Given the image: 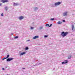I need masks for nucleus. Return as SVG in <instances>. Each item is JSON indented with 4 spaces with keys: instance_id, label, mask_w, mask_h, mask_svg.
<instances>
[{
    "instance_id": "obj_13",
    "label": "nucleus",
    "mask_w": 75,
    "mask_h": 75,
    "mask_svg": "<svg viewBox=\"0 0 75 75\" xmlns=\"http://www.w3.org/2000/svg\"><path fill=\"white\" fill-rule=\"evenodd\" d=\"M71 58V56H69L68 57V59H70Z\"/></svg>"
},
{
    "instance_id": "obj_15",
    "label": "nucleus",
    "mask_w": 75,
    "mask_h": 75,
    "mask_svg": "<svg viewBox=\"0 0 75 75\" xmlns=\"http://www.w3.org/2000/svg\"><path fill=\"white\" fill-rule=\"evenodd\" d=\"M46 27H48V26H49V24H47L46 25Z\"/></svg>"
},
{
    "instance_id": "obj_14",
    "label": "nucleus",
    "mask_w": 75,
    "mask_h": 75,
    "mask_svg": "<svg viewBox=\"0 0 75 75\" xmlns=\"http://www.w3.org/2000/svg\"><path fill=\"white\" fill-rule=\"evenodd\" d=\"M9 57H10V55L8 54V55H7V57H6L7 58H8Z\"/></svg>"
},
{
    "instance_id": "obj_11",
    "label": "nucleus",
    "mask_w": 75,
    "mask_h": 75,
    "mask_svg": "<svg viewBox=\"0 0 75 75\" xmlns=\"http://www.w3.org/2000/svg\"><path fill=\"white\" fill-rule=\"evenodd\" d=\"M17 5H18V4L16 3H14L13 4V6H17Z\"/></svg>"
},
{
    "instance_id": "obj_10",
    "label": "nucleus",
    "mask_w": 75,
    "mask_h": 75,
    "mask_svg": "<svg viewBox=\"0 0 75 75\" xmlns=\"http://www.w3.org/2000/svg\"><path fill=\"white\" fill-rule=\"evenodd\" d=\"M25 54V52L22 53H21L20 55H24V54Z\"/></svg>"
},
{
    "instance_id": "obj_19",
    "label": "nucleus",
    "mask_w": 75,
    "mask_h": 75,
    "mask_svg": "<svg viewBox=\"0 0 75 75\" xmlns=\"http://www.w3.org/2000/svg\"><path fill=\"white\" fill-rule=\"evenodd\" d=\"M50 20H54V18H51Z\"/></svg>"
},
{
    "instance_id": "obj_29",
    "label": "nucleus",
    "mask_w": 75,
    "mask_h": 75,
    "mask_svg": "<svg viewBox=\"0 0 75 75\" xmlns=\"http://www.w3.org/2000/svg\"><path fill=\"white\" fill-rule=\"evenodd\" d=\"M30 41V40H28V41Z\"/></svg>"
},
{
    "instance_id": "obj_6",
    "label": "nucleus",
    "mask_w": 75,
    "mask_h": 75,
    "mask_svg": "<svg viewBox=\"0 0 75 75\" xmlns=\"http://www.w3.org/2000/svg\"><path fill=\"white\" fill-rule=\"evenodd\" d=\"M67 63H68V60H65L64 62H62V64H67Z\"/></svg>"
},
{
    "instance_id": "obj_32",
    "label": "nucleus",
    "mask_w": 75,
    "mask_h": 75,
    "mask_svg": "<svg viewBox=\"0 0 75 75\" xmlns=\"http://www.w3.org/2000/svg\"><path fill=\"white\" fill-rule=\"evenodd\" d=\"M36 8L37 9V8Z\"/></svg>"
},
{
    "instance_id": "obj_5",
    "label": "nucleus",
    "mask_w": 75,
    "mask_h": 75,
    "mask_svg": "<svg viewBox=\"0 0 75 75\" xmlns=\"http://www.w3.org/2000/svg\"><path fill=\"white\" fill-rule=\"evenodd\" d=\"M23 18H24V17L22 16L19 17V19L20 20H22V19H23Z\"/></svg>"
},
{
    "instance_id": "obj_26",
    "label": "nucleus",
    "mask_w": 75,
    "mask_h": 75,
    "mask_svg": "<svg viewBox=\"0 0 75 75\" xmlns=\"http://www.w3.org/2000/svg\"><path fill=\"white\" fill-rule=\"evenodd\" d=\"M4 58V59H7V57H6V58Z\"/></svg>"
},
{
    "instance_id": "obj_3",
    "label": "nucleus",
    "mask_w": 75,
    "mask_h": 75,
    "mask_svg": "<svg viewBox=\"0 0 75 75\" xmlns=\"http://www.w3.org/2000/svg\"><path fill=\"white\" fill-rule=\"evenodd\" d=\"M1 1L3 3H6L7 2H8V0H2Z\"/></svg>"
},
{
    "instance_id": "obj_31",
    "label": "nucleus",
    "mask_w": 75,
    "mask_h": 75,
    "mask_svg": "<svg viewBox=\"0 0 75 75\" xmlns=\"http://www.w3.org/2000/svg\"><path fill=\"white\" fill-rule=\"evenodd\" d=\"M41 28H42V27H41Z\"/></svg>"
},
{
    "instance_id": "obj_30",
    "label": "nucleus",
    "mask_w": 75,
    "mask_h": 75,
    "mask_svg": "<svg viewBox=\"0 0 75 75\" xmlns=\"http://www.w3.org/2000/svg\"><path fill=\"white\" fill-rule=\"evenodd\" d=\"M23 69H25V68H23Z\"/></svg>"
},
{
    "instance_id": "obj_1",
    "label": "nucleus",
    "mask_w": 75,
    "mask_h": 75,
    "mask_svg": "<svg viewBox=\"0 0 75 75\" xmlns=\"http://www.w3.org/2000/svg\"><path fill=\"white\" fill-rule=\"evenodd\" d=\"M68 34V33L67 32H62L61 34V35L63 37H66L67 35Z\"/></svg>"
},
{
    "instance_id": "obj_22",
    "label": "nucleus",
    "mask_w": 75,
    "mask_h": 75,
    "mask_svg": "<svg viewBox=\"0 0 75 75\" xmlns=\"http://www.w3.org/2000/svg\"><path fill=\"white\" fill-rule=\"evenodd\" d=\"M47 37H48V36H47V35L45 36V37L46 38Z\"/></svg>"
},
{
    "instance_id": "obj_21",
    "label": "nucleus",
    "mask_w": 75,
    "mask_h": 75,
    "mask_svg": "<svg viewBox=\"0 0 75 75\" xmlns=\"http://www.w3.org/2000/svg\"><path fill=\"white\" fill-rule=\"evenodd\" d=\"M1 16H3V13H2L1 14Z\"/></svg>"
},
{
    "instance_id": "obj_20",
    "label": "nucleus",
    "mask_w": 75,
    "mask_h": 75,
    "mask_svg": "<svg viewBox=\"0 0 75 75\" xmlns=\"http://www.w3.org/2000/svg\"><path fill=\"white\" fill-rule=\"evenodd\" d=\"M33 28H33V27H31V30H33Z\"/></svg>"
},
{
    "instance_id": "obj_18",
    "label": "nucleus",
    "mask_w": 75,
    "mask_h": 75,
    "mask_svg": "<svg viewBox=\"0 0 75 75\" xmlns=\"http://www.w3.org/2000/svg\"><path fill=\"white\" fill-rule=\"evenodd\" d=\"M5 10H7V7H5Z\"/></svg>"
},
{
    "instance_id": "obj_7",
    "label": "nucleus",
    "mask_w": 75,
    "mask_h": 75,
    "mask_svg": "<svg viewBox=\"0 0 75 75\" xmlns=\"http://www.w3.org/2000/svg\"><path fill=\"white\" fill-rule=\"evenodd\" d=\"M64 16H67V12H65L63 13Z\"/></svg>"
},
{
    "instance_id": "obj_16",
    "label": "nucleus",
    "mask_w": 75,
    "mask_h": 75,
    "mask_svg": "<svg viewBox=\"0 0 75 75\" xmlns=\"http://www.w3.org/2000/svg\"><path fill=\"white\" fill-rule=\"evenodd\" d=\"M18 38V37L16 36V37H15L14 38L16 39V38Z\"/></svg>"
},
{
    "instance_id": "obj_25",
    "label": "nucleus",
    "mask_w": 75,
    "mask_h": 75,
    "mask_svg": "<svg viewBox=\"0 0 75 75\" xmlns=\"http://www.w3.org/2000/svg\"><path fill=\"white\" fill-rule=\"evenodd\" d=\"M1 5H2V4H0V6H1Z\"/></svg>"
},
{
    "instance_id": "obj_4",
    "label": "nucleus",
    "mask_w": 75,
    "mask_h": 75,
    "mask_svg": "<svg viewBox=\"0 0 75 75\" xmlns=\"http://www.w3.org/2000/svg\"><path fill=\"white\" fill-rule=\"evenodd\" d=\"M12 59H13V58H8L7 60L6 61H12Z\"/></svg>"
},
{
    "instance_id": "obj_27",
    "label": "nucleus",
    "mask_w": 75,
    "mask_h": 75,
    "mask_svg": "<svg viewBox=\"0 0 75 75\" xmlns=\"http://www.w3.org/2000/svg\"><path fill=\"white\" fill-rule=\"evenodd\" d=\"M2 69H3V70H4V68H2Z\"/></svg>"
},
{
    "instance_id": "obj_8",
    "label": "nucleus",
    "mask_w": 75,
    "mask_h": 75,
    "mask_svg": "<svg viewBox=\"0 0 75 75\" xmlns=\"http://www.w3.org/2000/svg\"><path fill=\"white\" fill-rule=\"evenodd\" d=\"M62 23V22L60 21H59L58 22H57V24H61Z\"/></svg>"
},
{
    "instance_id": "obj_17",
    "label": "nucleus",
    "mask_w": 75,
    "mask_h": 75,
    "mask_svg": "<svg viewBox=\"0 0 75 75\" xmlns=\"http://www.w3.org/2000/svg\"><path fill=\"white\" fill-rule=\"evenodd\" d=\"M28 47H26L25 48V50H28Z\"/></svg>"
},
{
    "instance_id": "obj_2",
    "label": "nucleus",
    "mask_w": 75,
    "mask_h": 75,
    "mask_svg": "<svg viewBox=\"0 0 75 75\" xmlns=\"http://www.w3.org/2000/svg\"><path fill=\"white\" fill-rule=\"evenodd\" d=\"M61 4V2H60L56 3H55V6H58L59 5V4Z\"/></svg>"
},
{
    "instance_id": "obj_9",
    "label": "nucleus",
    "mask_w": 75,
    "mask_h": 75,
    "mask_svg": "<svg viewBox=\"0 0 75 75\" xmlns=\"http://www.w3.org/2000/svg\"><path fill=\"white\" fill-rule=\"evenodd\" d=\"M39 37L38 36H36L33 38V39H36L37 38H38Z\"/></svg>"
},
{
    "instance_id": "obj_24",
    "label": "nucleus",
    "mask_w": 75,
    "mask_h": 75,
    "mask_svg": "<svg viewBox=\"0 0 75 75\" xmlns=\"http://www.w3.org/2000/svg\"><path fill=\"white\" fill-rule=\"evenodd\" d=\"M63 22H65V20H63L62 21Z\"/></svg>"
},
{
    "instance_id": "obj_28",
    "label": "nucleus",
    "mask_w": 75,
    "mask_h": 75,
    "mask_svg": "<svg viewBox=\"0 0 75 75\" xmlns=\"http://www.w3.org/2000/svg\"><path fill=\"white\" fill-rule=\"evenodd\" d=\"M2 59H3V60H4V58H3Z\"/></svg>"
},
{
    "instance_id": "obj_23",
    "label": "nucleus",
    "mask_w": 75,
    "mask_h": 75,
    "mask_svg": "<svg viewBox=\"0 0 75 75\" xmlns=\"http://www.w3.org/2000/svg\"><path fill=\"white\" fill-rule=\"evenodd\" d=\"M51 26H52V24H51L50 25V26H49V27H51Z\"/></svg>"
},
{
    "instance_id": "obj_12",
    "label": "nucleus",
    "mask_w": 75,
    "mask_h": 75,
    "mask_svg": "<svg viewBox=\"0 0 75 75\" xmlns=\"http://www.w3.org/2000/svg\"><path fill=\"white\" fill-rule=\"evenodd\" d=\"M72 30H74V26L72 25Z\"/></svg>"
}]
</instances>
